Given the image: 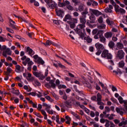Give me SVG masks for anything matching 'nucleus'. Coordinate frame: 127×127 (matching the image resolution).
Returning <instances> with one entry per match:
<instances>
[{"instance_id": "nucleus-1", "label": "nucleus", "mask_w": 127, "mask_h": 127, "mask_svg": "<svg viewBox=\"0 0 127 127\" xmlns=\"http://www.w3.org/2000/svg\"><path fill=\"white\" fill-rule=\"evenodd\" d=\"M80 22L82 24H79L76 27V32L78 33V35L80 36H83V34L82 32V29L83 30V33H85V27H86V26L85 25V23L87 22V21H86V19L84 18H80Z\"/></svg>"}, {"instance_id": "nucleus-2", "label": "nucleus", "mask_w": 127, "mask_h": 127, "mask_svg": "<svg viewBox=\"0 0 127 127\" xmlns=\"http://www.w3.org/2000/svg\"><path fill=\"white\" fill-rule=\"evenodd\" d=\"M103 34H104V31L100 30L94 36V38L95 39H99L100 38L99 41L104 44H106V38L104 37Z\"/></svg>"}, {"instance_id": "nucleus-3", "label": "nucleus", "mask_w": 127, "mask_h": 127, "mask_svg": "<svg viewBox=\"0 0 127 127\" xmlns=\"http://www.w3.org/2000/svg\"><path fill=\"white\" fill-rule=\"evenodd\" d=\"M35 62L38 63V64H41V65H43L45 63L44 61L42 60V59L38 56L37 55H34L33 57Z\"/></svg>"}, {"instance_id": "nucleus-4", "label": "nucleus", "mask_w": 127, "mask_h": 127, "mask_svg": "<svg viewBox=\"0 0 127 127\" xmlns=\"http://www.w3.org/2000/svg\"><path fill=\"white\" fill-rule=\"evenodd\" d=\"M102 57L104 58H107V59H112L113 58V55L109 53V51L105 50H104L101 55Z\"/></svg>"}, {"instance_id": "nucleus-5", "label": "nucleus", "mask_w": 127, "mask_h": 127, "mask_svg": "<svg viewBox=\"0 0 127 127\" xmlns=\"http://www.w3.org/2000/svg\"><path fill=\"white\" fill-rule=\"evenodd\" d=\"M45 1L48 4L49 7H50V8H52L53 9L56 7V5H57V4L52 1V0H45Z\"/></svg>"}, {"instance_id": "nucleus-6", "label": "nucleus", "mask_w": 127, "mask_h": 127, "mask_svg": "<svg viewBox=\"0 0 127 127\" xmlns=\"http://www.w3.org/2000/svg\"><path fill=\"white\" fill-rule=\"evenodd\" d=\"M89 13L91 15H96V16H99V15H101L102 14V12H100L98 10L92 9V8H89Z\"/></svg>"}, {"instance_id": "nucleus-7", "label": "nucleus", "mask_w": 127, "mask_h": 127, "mask_svg": "<svg viewBox=\"0 0 127 127\" xmlns=\"http://www.w3.org/2000/svg\"><path fill=\"white\" fill-rule=\"evenodd\" d=\"M125 52L122 50H120L117 52V57L119 59H124L125 55Z\"/></svg>"}, {"instance_id": "nucleus-8", "label": "nucleus", "mask_w": 127, "mask_h": 127, "mask_svg": "<svg viewBox=\"0 0 127 127\" xmlns=\"http://www.w3.org/2000/svg\"><path fill=\"white\" fill-rule=\"evenodd\" d=\"M49 84L46 83L45 84V87H46L47 88H50V87H51L52 88H53V89H55V88L56 87V84H55V83H54V80H51L49 82Z\"/></svg>"}, {"instance_id": "nucleus-9", "label": "nucleus", "mask_w": 127, "mask_h": 127, "mask_svg": "<svg viewBox=\"0 0 127 127\" xmlns=\"http://www.w3.org/2000/svg\"><path fill=\"white\" fill-rule=\"evenodd\" d=\"M49 84L46 83L45 84V87H46L47 88H50V87H51L52 88H53V89H55V88L56 87V84H55V83H54V80H51L49 82Z\"/></svg>"}, {"instance_id": "nucleus-10", "label": "nucleus", "mask_w": 127, "mask_h": 127, "mask_svg": "<svg viewBox=\"0 0 127 127\" xmlns=\"http://www.w3.org/2000/svg\"><path fill=\"white\" fill-rule=\"evenodd\" d=\"M49 84L46 83L45 84V87H46L47 88H50V87H51L52 88H53V89H55V88L56 87V84H55V83H54V80H51L49 82Z\"/></svg>"}, {"instance_id": "nucleus-11", "label": "nucleus", "mask_w": 127, "mask_h": 127, "mask_svg": "<svg viewBox=\"0 0 127 127\" xmlns=\"http://www.w3.org/2000/svg\"><path fill=\"white\" fill-rule=\"evenodd\" d=\"M6 54H7V55H11V51L10 50V49L9 48H6V49L3 51V56H4V57H7V56L6 55Z\"/></svg>"}, {"instance_id": "nucleus-12", "label": "nucleus", "mask_w": 127, "mask_h": 127, "mask_svg": "<svg viewBox=\"0 0 127 127\" xmlns=\"http://www.w3.org/2000/svg\"><path fill=\"white\" fill-rule=\"evenodd\" d=\"M8 19L10 23V27H11V28L13 29H16V25L15 22L12 20V19H11L10 18H9Z\"/></svg>"}, {"instance_id": "nucleus-13", "label": "nucleus", "mask_w": 127, "mask_h": 127, "mask_svg": "<svg viewBox=\"0 0 127 127\" xmlns=\"http://www.w3.org/2000/svg\"><path fill=\"white\" fill-rule=\"evenodd\" d=\"M34 75L37 77V78H39L40 80H43L45 77L44 75L41 73L37 72L36 71L33 72Z\"/></svg>"}, {"instance_id": "nucleus-14", "label": "nucleus", "mask_w": 127, "mask_h": 127, "mask_svg": "<svg viewBox=\"0 0 127 127\" xmlns=\"http://www.w3.org/2000/svg\"><path fill=\"white\" fill-rule=\"evenodd\" d=\"M26 52L27 53V54H29L30 56H33V55L35 54V52H34V51L29 47H27L26 49Z\"/></svg>"}, {"instance_id": "nucleus-15", "label": "nucleus", "mask_w": 127, "mask_h": 127, "mask_svg": "<svg viewBox=\"0 0 127 127\" xmlns=\"http://www.w3.org/2000/svg\"><path fill=\"white\" fill-rule=\"evenodd\" d=\"M116 111L118 114L121 115V116H123L124 115V113H125V109L122 108V107H117L116 108Z\"/></svg>"}, {"instance_id": "nucleus-16", "label": "nucleus", "mask_w": 127, "mask_h": 127, "mask_svg": "<svg viewBox=\"0 0 127 127\" xmlns=\"http://www.w3.org/2000/svg\"><path fill=\"white\" fill-rule=\"evenodd\" d=\"M99 85H100V86L102 87L103 90H105V91L106 93H107V94H110V91H109V90H108V88L105 86V85H104L102 82H101V81H99Z\"/></svg>"}, {"instance_id": "nucleus-17", "label": "nucleus", "mask_w": 127, "mask_h": 127, "mask_svg": "<svg viewBox=\"0 0 127 127\" xmlns=\"http://www.w3.org/2000/svg\"><path fill=\"white\" fill-rule=\"evenodd\" d=\"M15 71L17 73H20V72H23L24 69L23 67L20 66L19 65H16Z\"/></svg>"}, {"instance_id": "nucleus-18", "label": "nucleus", "mask_w": 127, "mask_h": 127, "mask_svg": "<svg viewBox=\"0 0 127 127\" xmlns=\"http://www.w3.org/2000/svg\"><path fill=\"white\" fill-rule=\"evenodd\" d=\"M72 21L73 22L72 23L71 22H69V24L70 25V27L71 28H74L75 27V23H77L78 22V20L77 19H72Z\"/></svg>"}, {"instance_id": "nucleus-19", "label": "nucleus", "mask_w": 127, "mask_h": 127, "mask_svg": "<svg viewBox=\"0 0 127 127\" xmlns=\"http://www.w3.org/2000/svg\"><path fill=\"white\" fill-rule=\"evenodd\" d=\"M118 101L120 104H124V105L127 104V100H124V98L122 96H119L118 98Z\"/></svg>"}, {"instance_id": "nucleus-20", "label": "nucleus", "mask_w": 127, "mask_h": 127, "mask_svg": "<svg viewBox=\"0 0 127 127\" xmlns=\"http://www.w3.org/2000/svg\"><path fill=\"white\" fill-rule=\"evenodd\" d=\"M95 47L97 48V49H104V45L100 44V43H97L95 44Z\"/></svg>"}, {"instance_id": "nucleus-21", "label": "nucleus", "mask_w": 127, "mask_h": 127, "mask_svg": "<svg viewBox=\"0 0 127 127\" xmlns=\"http://www.w3.org/2000/svg\"><path fill=\"white\" fill-rule=\"evenodd\" d=\"M56 11L58 16H62L63 14L64 13V12L60 9H56Z\"/></svg>"}, {"instance_id": "nucleus-22", "label": "nucleus", "mask_w": 127, "mask_h": 127, "mask_svg": "<svg viewBox=\"0 0 127 127\" xmlns=\"http://www.w3.org/2000/svg\"><path fill=\"white\" fill-rule=\"evenodd\" d=\"M104 36L105 38H111L112 36H113V34L112 32H107L104 34Z\"/></svg>"}, {"instance_id": "nucleus-23", "label": "nucleus", "mask_w": 127, "mask_h": 127, "mask_svg": "<svg viewBox=\"0 0 127 127\" xmlns=\"http://www.w3.org/2000/svg\"><path fill=\"white\" fill-rule=\"evenodd\" d=\"M43 106L44 107H45V110L46 111V112H47V111L50 110V109H51V106L47 104V103H43Z\"/></svg>"}, {"instance_id": "nucleus-24", "label": "nucleus", "mask_w": 127, "mask_h": 127, "mask_svg": "<svg viewBox=\"0 0 127 127\" xmlns=\"http://www.w3.org/2000/svg\"><path fill=\"white\" fill-rule=\"evenodd\" d=\"M106 22L108 25H110V26H113L114 24H115V23H114V21L110 20V19L108 18L106 19Z\"/></svg>"}, {"instance_id": "nucleus-25", "label": "nucleus", "mask_w": 127, "mask_h": 127, "mask_svg": "<svg viewBox=\"0 0 127 127\" xmlns=\"http://www.w3.org/2000/svg\"><path fill=\"white\" fill-rule=\"evenodd\" d=\"M70 20V19H72V16H71V15L67 14H66L64 18V21H67V20Z\"/></svg>"}, {"instance_id": "nucleus-26", "label": "nucleus", "mask_w": 127, "mask_h": 127, "mask_svg": "<svg viewBox=\"0 0 127 127\" xmlns=\"http://www.w3.org/2000/svg\"><path fill=\"white\" fill-rule=\"evenodd\" d=\"M26 62H28V66H31L32 65H33L34 64V63L32 62V61H30V59L27 58L25 60Z\"/></svg>"}, {"instance_id": "nucleus-27", "label": "nucleus", "mask_w": 127, "mask_h": 127, "mask_svg": "<svg viewBox=\"0 0 127 127\" xmlns=\"http://www.w3.org/2000/svg\"><path fill=\"white\" fill-rule=\"evenodd\" d=\"M116 46L118 49H123V48H124V44L121 43H117Z\"/></svg>"}, {"instance_id": "nucleus-28", "label": "nucleus", "mask_w": 127, "mask_h": 127, "mask_svg": "<svg viewBox=\"0 0 127 127\" xmlns=\"http://www.w3.org/2000/svg\"><path fill=\"white\" fill-rule=\"evenodd\" d=\"M59 105L61 107L62 113H64V112H65V106L64 104L63 103H61Z\"/></svg>"}, {"instance_id": "nucleus-29", "label": "nucleus", "mask_w": 127, "mask_h": 127, "mask_svg": "<svg viewBox=\"0 0 127 127\" xmlns=\"http://www.w3.org/2000/svg\"><path fill=\"white\" fill-rule=\"evenodd\" d=\"M53 43V42L51 41L47 40L46 42V43H43L45 46H50V45H52Z\"/></svg>"}, {"instance_id": "nucleus-30", "label": "nucleus", "mask_w": 127, "mask_h": 127, "mask_svg": "<svg viewBox=\"0 0 127 127\" xmlns=\"http://www.w3.org/2000/svg\"><path fill=\"white\" fill-rule=\"evenodd\" d=\"M97 27L99 28V29H106V24H102L99 26H98Z\"/></svg>"}, {"instance_id": "nucleus-31", "label": "nucleus", "mask_w": 127, "mask_h": 127, "mask_svg": "<svg viewBox=\"0 0 127 127\" xmlns=\"http://www.w3.org/2000/svg\"><path fill=\"white\" fill-rule=\"evenodd\" d=\"M88 13H89V12L88 11V8L85 9L84 11L82 12V14L84 17H86V14H88Z\"/></svg>"}, {"instance_id": "nucleus-32", "label": "nucleus", "mask_w": 127, "mask_h": 127, "mask_svg": "<svg viewBox=\"0 0 127 127\" xmlns=\"http://www.w3.org/2000/svg\"><path fill=\"white\" fill-rule=\"evenodd\" d=\"M108 46L110 48H114V47L115 46V43L113 41H110L108 44Z\"/></svg>"}, {"instance_id": "nucleus-33", "label": "nucleus", "mask_w": 127, "mask_h": 127, "mask_svg": "<svg viewBox=\"0 0 127 127\" xmlns=\"http://www.w3.org/2000/svg\"><path fill=\"white\" fill-rule=\"evenodd\" d=\"M84 40H85L88 43H91V42H92V39L90 38V37H85Z\"/></svg>"}, {"instance_id": "nucleus-34", "label": "nucleus", "mask_w": 127, "mask_h": 127, "mask_svg": "<svg viewBox=\"0 0 127 127\" xmlns=\"http://www.w3.org/2000/svg\"><path fill=\"white\" fill-rule=\"evenodd\" d=\"M115 1L117 2V3H118V4L120 5V6H121V7H125V4L122 3V2H121V1L119 0H115Z\"/></svg>"}, {"instance_id": "nucleus-35", "label": "nucleus", "mask_w": 127, "mask_h": 127, "mask_svg": "<svg viewBox=\"0 0 127 127\" xmlns=\"http://www.w3.org/2000/svg\"><path fill=\"white\" fill-rule=\"evenodd\" d=\"M114 8L116 12H119V11L120 10V8H121V7L119 5H115Z\"/></svg>"}, {"instance_id": "nucleus-36", "label": "nucleus", "mask_w": 127, "mask_h": 127, "mask_svg": "<svg viewBox=\"0 0 127 127\" xmlns=\"http://www.w3.org/2000/svg\"><path fill=\"white\" fill-rule=\"evenodd\" d=\"M119 66L120 68H123L124 66H125V62L124 61H122L119 63Z\"/></svg>"}, {"instance_id": "nucleus-37", "label": "nucleus", "mask_w": 127, "mask_h": 127, "mask_svg": "<svg viewBox=\"0 0 127 127\" xmlns=\"http://www.w3.org/2000/svg\"><path fill=\"white\" fill-rule=\"evenodd\" d=\"M97 101H102V95H101V94L98 93L97 95Z\"/></svg>"}, {"instance_id": "nucleus-38", "label": "nucleus", "mask_w": 127, "mask_h": 127, "mask_svg": "<svg viewBox=\"0 0 127 127\" xmlns=\"http://www.w3.org/2000/svg\"><path fill=\"white\" fill-rule=\"evenodd\" d=\"M118 12H120L122 14H125L126 13V10L120 8Z\"/></svg>"}, {"instance_id": "nucleus-39", "label": "nucleus", "mask_w": 127, "mask_h": 127, "mask_svg": "<svg viewBox=\"0 0 127 127\" xmlns=\"http://www.w3.org/2000/svg\"><path fill=\"white\" fill-rule=\"evenodd\" d=\"M64 6H68V5H70V1H68V0H66L65 1H64Z\"/></svg>"}, {"instance_id": "nucleus-40", "label": "nucleus", "mask_w": 127, "mask_h": 127, "mask_svg": "<svg viewBox=\"0 0 127 127\" xmlns=\"http://www.w3.org/2000/svg\"><path fill=\"white\" fill-rule=\"evenodd\" d=\"M90 19L92 21H95L96 20V17L94 15H91L90 16Z\"/></svg>"}, {"instance_id": "nucleus-41", "label": "nucleus", "mask_w": 127, "mask_h": 127, "mask_svg": "<svg viewBox=\"0 0 127 127\" xmlns=\"http://www.w3.org/2000/svg\"><path fill=\"white\" fill-rule=\"evenodd\" d=\"M34 114L35 116H36V117H38V118H40V119H42V118H43V117H42V116H41V115L38 113L35 112Z\"/></svg>"}, {"instance_id": "nucleus-42", "label": "nucleus", "mask_w": 127, "mask_h": 127, "mask_svg": "<svg viewBox=\"0 0 127 127\" xmlns=\"http://www.w3.org/2000/svg\"><path fill=\"white\" fill-rule=\"evenodd\" d=\"M0 49L2 50V51H4L6 49V46L4 45L1 46V45H0Z\"/></svg>"}, {"instance_id": "nucleus-43", "label": "nucleus", "mask_w": 127, "mask_h": 127, "mask_svg": "<svg viewBox=\"0 0 127 127\" xmlns=\"http://www.w3.org/2000/svg\"><path fill=\"white\" fill-rule=\"evenodd\" d=\"M66 7L69 10H74V7H73V6H72L70 4Z\"/></svg>"}, {"instance_id": "nucleus-44", "label": "nucleus", "mask_w": 127, "mask_h": 127, "mask_svg": "<svg viewBox=\"0 0 127 127\" xmlns=\"http://www.w3.org/2000/svg\"><path fill=\"white\" fill-rule=\"evenodd\" d=\"M6 71H7V72L8 73V74H9V73H11V72H12V69H11V68L8 67L6 68Z\"/></svg>"}, {"instance_id": "nucleus-45", "label": "nucleus", "mask_w": 127, "mask_h": 127, "mask_svg": "<svg viewBox=\"0 0 127 127\" xmlns=\"http://www.w3.org/2000/svg\"><path fill=\"white\" fill-rule=\"evenodd\" d=\"M59 89H66V88H67V86H66V85H64V84H61L59 86Z\"/></svg>"}, {"instance_id": "nucleus-46", "label": "nucleus", "mask_w": 127, "mask_h": 127, "mask_svg": "<svg viewBox=\"0 0 127 127\" xmlns=\"http://www.w3.org/2000/svg\"><path fill=\"white\" fill-rule=\"evenodd\" d=\"M100 30H98V29H94L92 32V34H96V33H98Z\"/></svg>"}, {"instance_id": "nucleus-47", "label": "nucleus", "mask_w": 127, "mask_h": 127, "mask_svg": "<svg viewBox=\"0 0 127 127\" xmlns=\"http://www.w3.org/2000/svg\"><path fill=\"white\" fill-rule=\"evenodd\" d=\"M46 99L48 100V101H50V102H53V99L50 97L49 96H47L45 97Z\"/></svg>"}, {"instance_id": "nucleus-48", "label": "nucleus", "mask_w": 127, "mask_h": 127, "mask_svg": "<svg viewBox=\"0 0 127 127\" xmlns=\"http://www.w3.org/2000/svg\"><path fill=\"white\" fill-rule=\"evenodd\" d=\"M110 125H111V124L110 123V122H109L108 121V120H106L105 127H110Z\"/></svg>"}, {"instance_id": "nucleus-49", "label": "nucleus", "mask_w": 127, "mask_h": 127, "mask_svg": "<svg viewBox=\"0 0 127 127\" xmlns=\"http://www.w3.org/2000/svg\"><path fill=\"white\" fill-rule=\"evenodd\" d=\"M98 21L99 23H103V17H99L98 19Z\"/></svg>"}, {"instance_id": "nucleus-50", "label": "nucleus", "mask_w": 127, "mask_h": 127, "mask_svg": "<svg viewBox=\"0 0 127 127\" xmlns=\"http://www.w3.org/2000/svg\"><path fill=\"white\" fill-rule=\"evenodd\" d=\"M47 112L48 113V114H49V115H53L54 114V113H55V112L53 110H47Z\"/></svg>"}, {"instance_id": "nucleus-51", "label": "nucleus", "mask_w": 127, "mask_h": 127, "mask_svg": "<svg viewBox=\"0 0 127 127\" xmlns=\"http://www.w3.org/2000/svg\"><path fill=\"white\" fill-rule=\"evenodd\" d=\"M34 83H35V85L36 86H40V85H41L40 82H39V81H38V80H35Z\"/></svg>"}, {"instance_id": "nucleus-52", "label": "nucleus", "mask_w": 127, "mask_h": 127, "mask_svg": "<svg viewBox=\"0 0 127 127\" xmlns=\"http://www.w3.org/2000/svg\"><path fill=\"white\" fill-rule=\"evenodd\" d=\"M78 10H79V11H83V10H84V6H83V5L79 6Z\"/></svg>"}, {"instance_id": "nucleus-53", "label": "nucleus", "mask_w": 127, "mask_h": 127, "mask_svg": "<svg viewBox=\"0 0 127 127\" xmlns=\"http://www.w3.org/2000/svg\"><path fill=\"white\" fill-rule=\"evenodd\" d=\"M97 105H99V106H104V105H105L102 101H97Z\"/></svg>"}, {"instance_id": "nucleus-54", "label": "nucleus", "mask_w": 127, "mask_h": 127, "mask_svg": "<svg viewBox=\"0 0 127 127\" xmlns=\"http://www.w3.org/2000/svg\"><path fill=\"white\" fill-rule=\"evenodd\" d=\"M6 30H7L9 32H10V33H14V31H13L12 29H11L8 27L6 28Z\"/></svg>"}, {"instance_id": "nucleus-55", "label": "nucleus", "mask_w": 127, "mask_h": 127, "mask_svg": "<svg viewBox=\"0 0 127 127\" xmlns=\"http://www.w3.org/2000/svg\"><path fill=\"white\" fill-rule=\"evenodd\" d=\"M5 40H6V39L0 36V42H4V41H5Z\"/></svg>"}, {"instance_id": "nucleus-56", "label": "nucleus", "mask_w": 127, "mask_h": 127, "mask_svg": "<svg viewBox=\"0 0 127 127\" xmlns=\"http://www.w3.org/2000/svg\"><path fill=\"white\" fill-rule=\"evenodd\" d=\"M13 93L15 95H16V96H18V95H19V94H20V92H19V90H15V91H14Z\"/></svg>"}, {"instance_id": "nucleus-57", "label": "nucleus", "mask_w": 127, "mask_h": 127, "mask_svg": "<svg viewBox=\"0 0 127 127\" xmlns=\"http://www.w3.org/2000/svg\"><path fill=\"white\" fill-rule=\"evenodd\" d=\"M90 115L91 117V118H94L95 117V113H94V112L93 111H90Z\"/></svg>"}, {"instance_id": "nucleus-58", "label": "nucleus", "mask_w": 127, "mask_h": 127, "mask_svg": "<svg viewBox=\"0 0 127 127\" xmlns=\"http://www.w3.org/2000/svg\"><path fill=\"white\" fill-rule=\"evenodd\" d=\"M40 112H41V113H42V115L43 116H45V115H47V114H46V112H45V111H44V110H40Z\"/></svg>"}, {"instance_id": "nucleus-59", "label": "nucleus", "mask_w": 127, "mask_h": 127, "mask_svg": "<svg viewBox=\"0 0 127 127\" xmlns=\"http://www.w3.org/2000/svg\"><path fill=\"white\" fill-rule=\"evenodd\" d=\"M105 111L107 112V113H109V112H111V109H110V108L108 107H105Z\"/></svg>"}, {"instance_id": "nucleus-60", "label": "nucleus", "mask_w": 127, "mask_h": 127, "mask_svg": "<svg viewBox=\"0 0 127 127\" xmlns=\"http://www.w3.org/2000/svg\"><path fill=\"white\" fill-rule=\"evenodd\" d=\"M113 73H115L116 75H118L119 74H122V72L121 71H117L116 70H113Z\"/></svg>"}, {"instance_id": "nucleus-61", "label": "nucleus", "mask_w": 127, "mask_h": 127, "mask_svg": "<svg viewBox=\"0 0 127 127\" xmlns=\"http://www.w3.org/2000/svg\"><path fill=\"white\" fill-rule=\"evenodd\" d=\"M84 111L85 112V113H86V114H87V115H89L90 113V110H89L87 108H85L84 109Z\"/></svg>"}, {"instance_id": "nucleus-62", "label": "nucleus", "mask_w": 127, "mask_h": 127, "mask_svg": "<svg viewBox=\"0 0 127 127\" xmlns=\"http://www.w3.org/2000/svg\"><path fill=\"white\" fill-rule=\"evenodd\" d=\"M59 6H60L61 7H63L65 6V4H64V2H62V3H60L59 4Z\"/></svg>"}, {"instance_id": "nucleus-63", "label": "nucleus", "mask_w": 127, "mask_h": 127, "mask_svg": "<svg viewBox=\"0 0 127 127\" xmlns=\"http://www.w3.org/2000/svg\"><path fill=\"white\" fill-rule=\"evenodd\" d=\"M110 124L111 125L110 127H116V126H115V124H114V123L110 122Z\"/></svg>"}, {"instance_id": "nucleus-64", "label": "nucleus", "mask_w": 127, "mask_h": 127, "mask_svg": "<svg viewBox=\"0 0 127 127\" xmlns=\"http://www.w3.org/2000/svg\"><path fill=\"white\" fill-rule=\"evenodd\" d=\"M65 119L67 120V121H71V118H70V117L68 116H66L65 117Z\"/></svg>"}]
</instances>
